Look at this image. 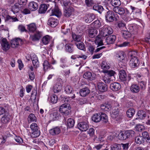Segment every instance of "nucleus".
I'll return each instance as SVG.
<instances>
[{
  "label": "nucleus",
  "mask_w": 150,
  "mask_h": 150,
  "mask_svg": "<svg viewBox=\"0 0 150 150\" xmlns=\"http://www.w3.org/2000/svg\"><path fill=\"white\" fill-rule=\"evenodd\" d=\"M137 54V52L134 51H130L128 53V57L130 58L129 65L132 68H135L139 65V60L136 57Z\"/></svg>",
  "instance_id": "f257e3e1"
},
{
  "label": "nucleus",
  "mask_w": 150,
  "mask_h": 150,
  "mask_svg": "<svg viewBox=\"0 0 150 150\" xmlns=\"http://www.w3.org/2000/svg\"><path fill=\"white\" fill-rule=\"evenodd\" d=\"M135 132L132 130L121 131L117 136L118 139L121 140H124L133 136Z\"/></svg>",
  "instance_id": "f03ea898"
},
{
  "label": "nucleus",
  "mask_w": 150,
  "mask_h": 150,
  "mask_svg": "<svg viewBox=\"0 0 150 150\" xmlns=\"http://www.w3.org/2000/svg\"><path fill=\"white\" fill-rule=\"evenodd\" d=\"M119 74L120 79L121 81L123 82L124 83L127 84L130 80L131 76L130 75H128L127 76L125 70H120L119 72Z\"/></svg>",
  "instance_id": "7ed1b4c3"
},
{
  "label": "nucleus",
  "mask_w": 150,
  "mask_h": 150,
  "mask_svg": "<svg viewBox=\"0 0 150 150\" xmlns=\"http://www.w3.org/2000/svg\"><path fill=\"white\" fill-rule=\"evenodd\" d=\"M32 132L30 134L31 136L33 138L37 137L40 134V132L39 127L36 123H33L30 126Z\"/></svg>",
  "instance_id": "20e7f679"
},
{
  "label": "nucleus",
  "mask_w": 150,
  "mask_h": 150,
  "mask_svg": "<svg viewBox=\"0 0 150 150\" xmlns=\"http://www.w3.org/2000/svg\"><path fill=\"white\" fill-rule=\"evenodd\" d=\"M105 21L107 22H112L116 18L115 14L113 11L109 10L106 11L105 14Z\"/></svg>",
  "instance_id": "39448f33"
},
{
  "label": "nucleus",
  "mask_w": 150,
  "mask_h": 150,
  "mask_svg": "<svg viewBox=\"0 0 150 150\" xmlns=\"http://www.w3.org/2000/svg\"><path fill=\"white\" fill-rule=\"evenodd\" d=\"M113 30L110 26L105 25L103 28L100 32V35L103 37H106L113 33Z\"/></svg>",
  "instance_id": "423d86ee"
},
{
  "label": "nucleus",
  "mask_w": 150,
  "mask_h": 150,
  "mask_svg": "<svg viewBox=\"0 0 150 150\" xmlns=\"http://www.w3.org/2000/svg\"><path fill=\"white\" fill-rule=\"evenodd\" d=\"M79 129L82 132L86 131L89 128L88 122L87 121L81 122L77 125Z\"/></svg>",
  "instance_id": "0eeeda50"
},
{
  "label": "nucleus",
  "mask_w": 150,
  "mask_h": 150,
  "mask_svg": "<svg viewBox=\"0 0 150 150\" xmlns=\"http://www.w3.org/2000/svg\"><path fill=\"white\" fill-rule=\"evenodd\" d=\"M69 104H64L61 105L59 108V111L64 115H67L69 114L70 110L69 107Z\"/></svg>",
  "instance_id": "6e6552de"
},
{
  "label": "nucleus",
  "mask_w": 150,
  "mask_h": 150,
  "mask_svg": "<svg viewBox=\"0 0 150 150\" xmlns=\"http://www.w3.org/2000/svg\"><path fill=\"white\" fill-rule=\"evenodd\" d=\"M60 115L59 112L57 111H52L50 114L49 122L51 121L57 120L59 119Z\"/></svg>",
  "instance_id": "1a4fd4ad"
},
{
  "label": "nucleus",
  "mask_w": 150,
  "mask_h": 150,
  "mask_svg": "<svg viewBox=\"0 0 150 150\" xmlns=\"http://www.w3.org/2000/svg\"><path fill=\"white\" fill-rule=\"evenodd\" d=\"M60 67L62 69L63 74L66 77L68 78L70 74V69L69 67L66 64H61Z\"/></svg>",
  "instance_id": "9d476101"
},
{
  "label": "nucleus",
  "mask_w": 150,
  "mask_h": 150,
  "mask_svg": "<svg viewBox=\"0 0 150 150\" xmlns=\"http://www.w3.org/2000/svg\"><path fill=\"white\" fill-rule=\"evenodd\" d=\"M58 23V20L52 17H50L47 21V24L52 28L56 27Z\"/></svg>",
  "instance_id": "9b49d317"
},
{
  "label": "nucleus",
  "mask_w": 150,
  "mask_h": 150,
  "mask_svg": "<svg viewBox=\"0 0 150 150\" xmlns=\"http://www.w3.org/2000/svg\"><path fill=\"white\" fill-rule=\"evenodd\" d=\"M1 49L4 51H6L9 49V45L6 38H2L1 40Z\"/></svg>",
  "instance_id": "f8f14e48"
},
{
  "label": "nucleus",
  "mask_w": 150,
  "mask_h": 150,
  "mask_svg": "<svg viewBox=\"0 0 150 150\" xmlns=\"http://www.w3.org/2000/svg\"><path fill=\"white\" fill-rule=\"evenodd\" d=\"M35 32V33L30 37L31 40L33 41L39 40L42 35L41 32L37 30Z\"/></svg>",
  "instance_id": "ddd939ff"
},
{
  "label": "nucleus",
  "mask_w": 150,
  "mask_h": 150,
  "mask_svg": "<svg viewBox=\"0 0 150 150\" xmlns=\"http://www.w3.org/2000/svg\"><path fill=\"white\" fill-rule=\"evenodd\" d=\"M83 78L88 81H92L95 79V78L94 74H92L89 71H87L84 73L83 75Z\"/></svg>",
  "instance_id": "4468645a"
},
{
  "label": "nucleus",
  "mask_w": 150,
  "mask_h": 150,
  "mask_svg": "<svg viewBox=\"0 0 150 150\" xmlns=\"http://www.w3.org/2000/svg\"><path fill=\"white\" fill-rule=\"evenodd\" d=\"M111 90L114 91H119L121 88L120 84L118 82H114L111 83L110 86Z\"/></svg>",
  "instance_id": "2eb2a0df"
},
{
  "label": "nucleus",
  "mask_w": 150,
  "mask_h": 150,
  "mask_svg": "<svg viewBox=\"0 0 150 150\" xmlns=\"http://www.w3.org/2000/svg\"><path fill=\"white\" fill-rule=\"evenodd\" d=\"M74 11L73 8L70 6V7L66 8H64V15L67 17H69L72 14V13Z\"/></svg>",
  "instance_id": "dca6fc26"
},
{
  "label": "nucleus",
  "mask_w": 150,
  "mask_h": 150,
  "mask_svg": "<svg viewBox=\"0 0 150 150\" xmlns=\"http://www.w3.org/2000/svg\"><path fill=\"white\" fill-rule=\"evenodd\" d=\"M97 87L99 90L102 92H105L108 89L107 85L102 82H99L98 83Z\"/></svg>",
  "instance_id": "f3484780"
},
{
  "label": "nucleus",
  "mask_w": 150,
  "mask_h": 150,
  "mask_svg": "<svg viewBox=\"0 0 150 150\" xmlns=\"http://www.w3.org/2000/svg\"><path fill=\"white\" fill-rule=\"evenodd\" d=\"M95 17L94 14H88L85 15L84 18L86 22L90 23L94 20Z\"/></svg>",
  "instance_id": "a211bd4d"
},
{
  "label": "nucleus",
  "mask_w": 150,
  "mask_h": 150,
  "mask_svg": "<svg viewBox=\"0 0 150 150\" xmlns=\"http://www.w3.org/2000/svg\"><path fill=\"white\" fill-rule=\"evenodd\" d=\"M116 39L115 36L114 35H109L106 37L105 42L107 44H113Z\"/></svg>",
  "instance_id": "6ab92c4d"
},
{
  "label": "nucleus",
  "mask_w": 150,
  "mask_h": 150,
  "mask_svg": "<svg viewBox=\"0 0 150 150\" xmlns=\"http://www.w3.org/2000/svg\"><path fill=\"white\" fill-rule=\"evenodd\" d=\"M113 10L115 13L120 15L124 14L125 12V10L124 8L118 6H115L113 8Z\"/></svg>",
  "instance_id": "aec40b11"
},
{
  "label": "nucleus",
  "mask_w": 150,
  "mask_h": 150,
  "mask_svg": "<svg viewBox=\"0 0 150 150\" xmlns=\"http://www.w3.org/2000/svg\"><path fill=\"white\" fill-rule=\"evenodd\" d=\"M100 108L103 111L108 112L112 109V106L110 103H105L101 105Z\"/></svg>",
  "instance_id": "412c9836"
},
{
  "label": "nucleus",
  "mask_w": 150,
  "mask_h": 150,
  "mask_svg": "<svg viewBox=\"0 0 150 150\" xmlns=\"http://www.w3.org/2000/svg\"><path fill=\"white\" fill-rule=\"evenodd\" d=\"M27 29L30 32L33 33L37 30V28L35 24L32 23L27 25Z\"/></svg>",
  "instance_id": "4be33fe9"
},
{
  "label": "nucleus",
  "mask_w": 150,
  "mask_h": 150,
  "mask_svg": "<svg viewBox=\"0 0 150 150\" xmlns=\"http://www.w3.org/2000/svg\"><path fill=\"white\" fill-rule=\"evenodd\" d=\"M90 90L87 87H85L80 89L79 93L81 96L85 97L90 93Z\"/></svg>",
  "instance_id": "5701e85b"
},
{
  "label": "nucleus",
  "mask_w": 150,
  "mask_h": 150,
  "mask_svg": "<svg viewBox=\"0 0 150 150\" xmlns=\"http://www.w3.org/2000/svg\"><path fill=\"white\" fill-rule=\"evenodd\" d=\"M88 36L91 38L95 37L97 34L98 31L97 30L93 28H91L88 30Z\"/></svg>",
  "instance_id": "b1692460"
},
{
  "label": "nucleus",
  "mask_w": 150,
  "mask_h": 150,
  "mask_svg": "<svg viewBox=\"0 0 150 150\" xmlns=\"http://www.w3.org/2000/svg\"><path fill=\"white\" fill-rule=\"evenodd\" d=\"M28 6L29 8L31 11H35L38 8V6L36 3L32 1L29 3Z\"/></svg>",
  "instance_id": "393cba45"
},
{
  "label": "nucleus",
  "mask_w": 150,
  "mask_h": 150,
  "mask_svg": "<svg viewBox=\"0 0 150 150\" xmlns=\"http://www.w3.org/2000/svg\"><path fill=\"white\" fill-rule=\"evenodd\" d=\"M130 90L132 93H136L139 91V87L137 84H133L130 87Z\"/></svg>",
  "instance_id": "a878e982"
},
{
  "label": "nucleus",
  "mask_w": 150,
  "mask_h": 150,
  "mask_svg": "<svg viewBox=\"0 0 150 150\" xmlns=\"http://www.w3.org/2000/svg\"><path fill=\"white\" fill-rule=\"evenodd\" d=\"M47 8V5L45 4H42L39 6L38 12L40 14L44 13L46 11Z\"/></svg>",
  "instance_id": "bb28decb"
},
{
  "label": "nucleus",
  "mask_w": 150,
  "mask_h": 150,
  "mask_svg": "<svg viewBox=\"0 0 150 150\" xmlns=\"http://www.w3.org/2000/svg\"><path fill=\"white\" fill-rule=\"evenodd\" d=\"M101 112L99 113H96L93 115L92 119L95 122H98L101 120Z\"/></svg>",
  "instance_id": "cd10ccee"
},
{
  "label": "nucleus",
  "mask_w": 150,
  "mask_h": 150,
  "mask_svg": "<svg viewBox=\"0 0 150 150\" xmlns=\"http://www.w3.org/2000/svg\"><path fill=\"white\" fill-rule=\"evenodd\" d=\"M50 134L52 135H55L60 132V129L58 127H56L50 129L49 131Z\"/></svg>",
  "instance_id": "c85d7f7f"
},
{
  "label": "nucleus",
  "mask_w": 150,
  "mask_h": 150,
  "mask_svg": "<svg viewBox=\"0 0 150 150\" xmlns=\"http://www.w3.org/2000/svg\"><path fill=\"white\" fill-rule=\"evenodd\" d=\"M65 50L69 53H73L74 51L73 45L71 43H67L65 45Z\"/></svg>",
  "instance_id": "c756f323"
},
{
  "label": "nucleus",
  "mask_w": 150,
  "mask_h": 150,
  "mask_svg": "<svg viewBox=\"0 0 150 150\" xmlns=\"http://www.w3.org/2000/svg\"><path fill=\"white\" fill-rule=\"evenodd\" d=\"M21 40L19 38H16L11 40V47L13 48L16 47L19 44V42Z\"/></svg>",
  "instance_id": "7c9ffc66"
},
{
  "label": "nucleus",
  "mask_w": 150,
  "mask_h": 150,
  "mask_svg": "<svg viewBox=\"0 0 150 150\" xmlns=\"http://www.w3.org/2000/svg\"><path fill=\"white\" fill-rule=\"evenodd\" d=\"M75 43L78 49L84 51H86V48L85 45L81 41L78 42H75Z\"/></svg>",
  "instance_id": "2f4dec72"
},
{
  "label": "nucleus",
  "mask_w": 150,
  "mask_h": 150,
  "mask_svg": "<svg viewBox=\"0 0 150 150\" xmlns=\"http://www.w3.org/2000/svg\"><path fill=\"white\" fill-rule=\"evenodd\" d=\"M52 14L50 16L54 15L58 17L60 16L61 15V12L57 8H55L52 10Z\"/></svg>",
  "instance_id": "473e14b6"
},
{
  "label": "nucleus",
  "mask_w": 150,
  "mask_h": 150,
  "mask_svg": "<svg viewBox=\"0 0 150 150\" xmlns=\"http://www.w3.org/2000/svg\"><path fill=\"white\" fill-rule=\"evenodd\" d=\"M31 58L34 67V68H36L39 66V62L37 57L35 55V57H32Z\"/></svg>",
  "instance_id": "72a5a7b5"
},
{
  "label": "nucleus",
  "mask_w": 150,
  "mask_h": 150,
  "mask_svg": "<svg viewBox=\"0 0 150 150\" xmlns=\"http://www.w3.org/2000/svg\"><path fill=\"white\" fill-rule=\"evenodd\" d=\"M137 119H144L146 116L145 112L143 110H139L137 113Z\"/></svg>",
  "instance_id": "f704fd0d"
},
{
  "label": "nucleus",
  "mask_w": 150,
  "mask_h": 150,
  "mask_svg": "<svg viewBox=\"0 0 150 150\" xmlns=\"http://www.w3.org/2000/svg\"><path fill=\"white\" fill-rule=\"evenodd\" d=\"M71 36L73 40L76 41V42H78L81 41L82 39L81 35H77L74 33H72Z\"/></svg>",
  "instance_id": "c9c22d12"
},
{
  "label": "nucleus",
  "mask_w": 150,
  "mask_h": 150,
  "mask_svg": "<svg viewBox=\"0 0 150 150\" xmlns=\"http://www.w3.org/2000/svg\"><path fill=\"white\" fill-rule=\"evenodd\" d=\"M135 112V110L133 108L128 109L126 112L127 115V117L131 118L132 117Z\"/></svg>",
  "instance_id": "e433bc0d"
},
{
  "label": "nucleus",
  "mask_w": 150,
  "mask_h": 150,
  "mask_svg": "<svg viewBox=\"0 0 150 150\" xmlns=\"http://www.w3.org/2000/svg\"><path fill=\"white\" fill-rule=\"evenodd\" d=\"M43 69L45 71L47 70L48 69H51L52 67V69H53V67H52L51 64L46 60H45L44 61L43 63Z\"/></svg>",
  "instance_id": "4c0bfd02"
},
{
  "label": "nucleus",
  "mask_w": 150,
  "mask_h": 150,
  "mask_svg": "<svg viewBox=\"0 0 150 150\" xmlns=\"http://www.w3.org/2000/svg\"><path fill=\"white\" fill-rule=\"evenodd\" d=\"M144 141V138L140 136H137L135 137V142L137 144H140Z\"/></svg>",
  "instance_id": "58836bf2"
},
{
  "label": "nucleus",
  "mask_w": 150,
  "mask_h": 150,
  "mask_svg": "<svg viewBox=\"0 0 150 150\" xmlns=\"http://www.w3.org/2000/svg\"><path fill=\"white\" fill-rule=\"evenodd\" d=\"M62 88V85L61 84L57 83L54 86V93H58L61 90Z\"/></svg>",
  "instance_id": "ea45409f"
},
{
  "label": "nucleus",
  "mask_w": 150,
  "mask_h": 150,
  "mask_svg": "<svg viewBox=\"0 0 150 150\" xmlns=\"http://www.w3.org/2000/svg\"><path fill=\"white\" fill-rule=\"evenodd\" d=\"M87 57V56L82 54L79 55L78 54H75L71 56V58L73 59H75L76 58H81L83 60H85Z\"/></svg>",
  "instance_id": "a19ab883"
},
{
  "label": "nucleus",
  "mask_w": 150,
  "mask_h": 150,
  "mask_svg": "<svg viewBox=\"0 0 150 150\" xmlns=\"http://www.w3.org/2000/svg\"><path fill=\"white\" fill-rule=\"evenodd\" d=\"M93 9L98 11L100 14L104 10L103 6L101 5H94L93 6Z\"/></svg>",
  "instance_id": "79ce46f5"
},
{
  "label": "nucleus",
  "mask_w": 150,
  "mask_h": 150,
  "mask_svg": "<svg viewBox=\"0 0 150 150\" xmlns=\"http://www.w3.org/2000/svg\"><path fill=\"white\" fill-rule=\"evenodd\" d=\"M74 121L73 119L70 118L68 119L67 122V127L69 128H72L74 126Z\"/></svg>",
  "instance_id": "37998d69"
},
{
  "label": "nucleus",
  "mask_w": 150,
  "mask_h": 150,
  "mask_svg": "<svg viewBox=\"0 0 150 150\" xmlns=\"http://www.w3.org/2000/svg\"><path fill=\"white\" fill-rule=\"evenodd\" d=\"M5 21H9V22H15L18 21V19L16 17L13 18V17H11L8 15L6 16V17L5 18Z\"/></svg>",
  "instance_id": "c03bdc74"
},
{
  "label": "nucleus",
  "mask_w": 150,
  "mask_h": 150,
  "mask_svg": "<svg viewBox=\"0 0 150 150\" xmlns=\"http://www.w3.org/2000/svg\"><path fill=\"white\" fill-rule=\"evenodd\" d=\"M117 27L122 31L126 29L125 24L121 21L117 22Z\"/></svg>",
  "instance_id": "a18cd8bd"
},
{
  "label": "nucleus",
  "mask_w": 150,
  "mask_h": 150,
  "mask_svg": "<svg viewBox=\"0 0 150 150\" xmlns=\"http://www.w3.org/2000/svg\"><path fill=\"white\" fill-rule=\"evenodd\" d=\"M36 118L33 114L31 113L29 115L28 119V122L29 123L36 122Z\"/></svg>",
  "instance_id": "49530a36"
},
{
  "label": "nucleus",
  "mask_w": 150,
  "mask_h": 150,
  "mask_svg": "<svg viewBox=\"0 0 150 150\" xmlns=\"http://www.w3.org/2000/svg\"><path fill=\"white\" fill-rule=\"evenodd\" d=\"M119 112V110L118 109H114L112 111V112L111 113L110 115L111 117L113 119L116 118V117L118 115Z\"/></svg>",
  "instance_id": "de8ad7c7"
},
{
  "label": "nucleus",
  "mask_w": 150,
  "mask_h": 150,
  "mask_svg": "<svg viewBox=\"0 0 150 150\" xmlns=\"http://www.w3.org/2000/svg\"><path fill=\"white\" fill-rule=\"evenodd\" d=\"M121 146L120 144L115 143L111 147V150H120Z\"/></svg>",
  "instance_id": "09e8293b"
},
{
  "label": "nucleus",
  "mask_w": 150,
  "mask_h": 150,
  "mask_svg": "<svg viewBox=\"0 0 150 150\" xmlns=\"http://www.w3.org/2000/svg\"><path fill=\"white\" fill-rule=\"evenodd\" d=\"M95 43L98 45V47L103 45L102 40L100 37L97 36L95 40Z\"/></svg>",
  "instance_id": "8fccbe9b"
},
{
  "label": "nucleus",
  "mask_w": 150,
  "mask_h": 150,
  "mask_svg": "<svg viewBox=\"0 0 150 150\" xmlns=\"http://www.w3.org/2000/svg\"><path fill=\"white\" fill-rule=\"evenodd\" d=\"M65 91L68 94L73 93L74 92L72 87L70 85H67L65 87Z\"/></svg>",
  "instance_id": "3c124183"
},
{
  "label": "nucleus",
  "mask_w": 150,
  "mask_h": 150,
  "mask_svg": "<svg viewBox=\"0 0 150 150\" xmlns=\"http://www.w3.org/2000/svg\"><path fill=\"white\" fill-rule=\"evenodd\" d=\"M10 120L9 116L6 115L3 116L1 119L2 122L4 123H8L10 121Z\"/></svg>",
  "instance_id": "603ef678"
},
{
  "label": "nucleus",
  "mask_w": 150,
  "mask_h": 150,
  "mask_svg": "<svg viewBox=\"0 0 150 150\" xmlns=\"http://www.w3.org/2000/svg\"><path fill=\"white\" fill-rule=\"evenodd\" d=\"M117 58L120 61L122 60L124 61V54L123 52L120 51L116 56Z\"/></svg>",
  "instance_id": "864d4df0"
},
{
  "label": "nucleus",
  "mask_w": 150,
  "mask_h": 150,
  "mask_svg": "<svg viewBox=\"0 0 150 150\" xmlns=\"http://www.w3.org/2000/svg\"><path fill=\"white\" fill-rule=\"evenodd\" d=\"M85 3L87 7H91L94 4L95 2L93 0H85Z\"/></svg>",
  "instance_id": "5fc2aeb1"
},
{
  "label": "nucleus",
  "mask_w": 150,
  "mask_h": 150,
  "mask_svg": "<svg viewBox=\"0 0 150 150\" xmlns=\"http://www.w3.org/2000/svg\"><path fill=\"white\" fill-rule=\"evenodd\" d=\"M101 120L103 122L106 123L108 122V116L106 114L101 112Z\"/></svg>",
  "instance_id": "6e6d98bb"
},
{
  "label": "nucleus",
  "mask_w": 150,
  "mask_h": 150,
  "mask_svg": "<svg viewBox=\"0 0 150 150\" xmlns=\"http://www.w3.org/2000/svg\"><path fill=\"white\" fill-rule=\"evenodd\" d=\"M50 41V36L48 35L44 36L42 39V41L44 45L47 44Z\"/></svg>",
  "instance_id": "4d7b16f0"
},
{
  "label": "nucleus",
  "mask_w": 150,
  "mask_h": 150,
  "mask_svg": "<svg viewBox=\"0 0 150 150\" xmlns=\"http://www.w3.org/2000/svg\"><path fill=\"white\" fill-rule=\"evenodd\" d=\"M95 28H98L101 26V24L99 20H96L92 23Z\"/></svg>",
  "instance_id": "13d9d810"
},
{
  "label": "nucleus",
  "mask_w": 150,
  "mask_h": 150,
  "mask_svg": "<svg viewBox=\"0 0 150 150\" xmlns=\"http://www.w3.org/2000/svg\"><path fill=\"white\" fill-rule=\"evenodd\" d=\"M110 2L111 5L113 6H118L121 4L120 0H111Z\"/></svg>",
  "instance_id": "bf43d9fd"
},
{
  "label": "nucleus",
  "mask_w": 150,
  "mask_h": 150,
  "mask_svg": "<svg viewBox=\"0 0 150 150\" xmlns=\"http://www.w3.org/2000/svg\"><path fill=\"white\" fill-rule=\"evenodd\" d=\"M104 72L105 73L107 74L108 76L109 77L113 76L115 73V71L112 70H104Z\"/></svg>",
  "instance_id": "052dcab7"
},
{
  "label": "nucleus",
  "mask_w": 150,
  "mask_h": 150,
  "mask_svg": "<svg viewBox=\"0 0 150 150\" xmlns=\"http://www.w3.org/2000/svg\"><path fill=\"white\" fill-rule=\"evenodd\" d=\"M58 100V97L55 94H53L51 96V102L52 103H56Z\"/></svg>",
  "instance_id": "680f3d73"
},
{
  "label": "nucleus",
  "mask_w": 150,
  "mask_h": 150,
  "mask_svg": "<svg viewBox=\"0 0 150 150\" xmlns=\"http://www.w3.org/2000/svg\"><path fill=\"white\" fill-rule=\"evenodd\" d=\"M63 5L64 6V8H66L70 7L71 6V3L70 0H67L65 1H63Z\"/></svg>",
  "instance_id": "e2e57ef3"
},
{
  "label": "nucleus",
  "mask_w": 150,
  "mask_h": 150,
  "mask_svg": "<svg viewBox=\"0 0 150 150\" xmlns=\"http://www.w3.org/2000/svg\"><path fill=\"white\" fill-rule=\"evenodd\" d=\"M122 31H123L122 35L124 38H127L131 36L130 33L128 31L126 30L125 29L124 30H122Z\"/></svg>",
  "instance_id": "0e129e2a"
},
{
  "label": "nucleus",
  "mask_w": 150,
  "mask_h": 150,
  "mask_svg": "<svg viewBox=\"0 0 150 150\" xmlns=\"http://www.w3.org/2000/svg\"><path fill=\"white\" fill-rule=\"evenodd\" d=\"M87 102V99L85 98H81L78 100V103L80 105H82L86 103Z\"/></svg>",
  "instance_id": "69168bd1"
},
{
  "label": "nucleus",
  "mask_w": 150,
  "mask_h": 150,
  "mask_svg": "<svg viewBox=\"0 0 150 150\" xmlns=\"http://www.w3.org/2000/svg\"><path fill=\"white\" fill-rule=\"evenodd\" d=\"M103 79L105 83H110L111 81L110 78L106 75L103 77Z\"/></svg>",
  "instance_id": "338daca9"
},
{
  "label": "nucleus",
  "mask_w": 150,
  "mask_h": 150,
  "mask_svg": "<svg viewBox=\"0 0 150 150\" xmlns=\"http://www.w3.org/2000/svg\"><path fill=\"white\" fill-rule=\"evenodd\" d=\"M29 79L31 80H33L35 78V75L33 72L30 71V70L28 71Z\"/></svg>",
  "instance_id": "774afa93"
}]
</instances>
